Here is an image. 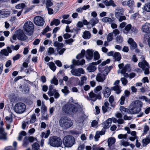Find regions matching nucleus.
Listing matches in <instances>:
<instances>
[{
	"label": "nucleus",
	"mask_w": 150,
	"mask_h": 150,
	"mask_svg": "<svg viewBox=\"0 0 150 150\" xmlns=\"http://www.w3.org/2000/svg\"><path fill=\"white\" fill-rule=\"evenodd\" d=\"M132 26L131 24H129L125 26L124 29L123 30V32L124 33L127 34L131 29Z\"/></svg>",
	"instance_id": "obj_35"
},
{
	"label": "nucleus",
	"mask_w": 150,
	"mask_h": 150,
	"mask_svg": "<svg viewBox=\"0 0 150 150\" xmlns=\"http://www.w3.org/2000/svg\"><path fill=\"white\" fill-rule=\"evenodd\" d=\"M113 39V33H111L108 34L107 37V41L110 42Z\"/></svg>",
	"instance_id": "obj_52"
},
{
	"label": "nucleus",
	"mask_w": 150,
	"mask_h": 150,
	"mask_svg": "<svg viewBox=\"0 0 150 150\" xmlns=\"http://www.w3.org/2000/svg\"><path fill=\"white\" fill-rule=\"evenodd\" d=\"M116 41L117 43L120 44L123 41V38L121 35H118L116 37Z\"/></svg>",
	"instance_id": "obj_41"
},
{
	"label": "nucleus",
	"mask_w": 150,
	"mask_h": 150,
	"mask_svg": "<svg viewBox=\"0 0 150 150\" xmlns=\"http://www.w3.org/2000/svg\"><path fill=\"white\" fill-rule=\"evenodd\" d=\"M26 133L24 131H22L19 134L18 137V140L19 141H21L23 136H25Z\"/></svg>",
	"instance_id": "obj_48"
},
{
	"label": "nucleus",
	"mask_w": 150,
	"mask_h": 150,
	"mask_svg": "<svg viewBox=\"0 0 150 150\" xmlns=\"http://www.w3.org/2000/svg\"><path fill=\"white\" fill-rule=\"evenodd\" d=\"M120 88L118 85L115 86L114 87H112L111 89L114 91H116L117 93L119 94L121 92Z\"/></svg>",
	"instance_id": "obj_38"
},
{
	"label": "nucleus",
	"mask_w": 150,
	"mask_h": 150,
	"mask_svg": "<svg viewBox=\"0 0 150 150\" xmlns=\"http://www.w3.org/2000/svg\"><path fill=\"white\" fill-rule=\"evenodd\" d=\"M50 83L51 84H54L55 85H57L58 83V79L55 76H54L52 79L51 80Z\"/></svg>",
	"instance_id": "obj_49"
},
{
	"label": "nucleus",
	"mask_w": 150,
	"mask_h": 150,
	"mask_svg": "<svg viewBox=\"0 0 150 150\" xmlns=\"http://www.w3.org/2000/svg\"><path fill=\"white\" fill-rule=\"evenodd\" d=\"M115 60L116 61H120L121 59V56L119 52H115L113 55Z\"/></svg>",
	"instance_id": "obj_32"
},
{
	"label": "nucleus",
	"mask_w": 150,
	"mask_h": 150,
	"mask_svg": "<svg viewBox=\"0 0 150 150\" xmlns=\"http://www.w3.org/2000/svg\"><path fill=\"white\" fill-rule=\"evenodd\" d=\"M130 105L141 110V108L143 105V103L142 101L138 100H137L133 101L130 104Z\"/></svg>",
	"instance_id": "obj_15"
},
{
	"label": "nucleus",
	"mask_w": 150,
	"mask_h": 150,
	"mask_svg": "<svg viewBox=\"0 0 150 150\" xmlns=\"http://www.w3.org/2000/svg\"><path fill=\"white\" fill-rule=\"evenodd\" d=\"M36 116L35 114H33L31 116L30 120V123H34L36 120Z\"/></svg>",
	"instance_id": "obj_54"
},
{
	"label": "nucleus",
	"mask_w": 150,
	"mask_h": 150,
	"mask_svg": "<svg viewBox=\"0 0 150 150\" xmlns=\"http://www.w3.org/2000/svg\"><path fill=\"white\" fill-rule=\"evenodd\" d=\"M142 31L146 33H150V24L146 23L142 26Z\"/></svg>",
	"instance_id": "obj_17"
},
{
	"label": "nucleus",
	"mask_w": 150,
	"mask_h": 150,
	"mask_svg": "<svg viewBox=\"0 0 150 150\" xmlns=\"http://www.w3.org/2000/svg\"><path fill=\"white\" fill-rule=\"evenodd\" d=\"M120 109L122 112H124L126 114H130V108L129 109L124 107L123 106H121L120 107Z\"/></svg>",
	"instance_id": "obj_34"
},
{
	"label": "nucleus",
	"mask_w": 150,
	"mask_h": 150,
	"mask_svg": "<svg viewBox=\"0 0 150 150\" xmlns=\"http://www.w3.org/2000/svg\"><path fill=\"white\" fill-rule=\"evenodd\" d=\"M99 22V19L97 18H93L91 19L90 21V24L92 27L94 26Z\"/></svg>",
	"instance_id": "obj_33"
},
{
	"label": "nucleus",
	"mask_w": 150,
	"mask_h": 150,
	"mask_svg": "<svg viewBox=\"0 0 150 150\" xmlns=\"http://www.w3.org/2000/svg\"><path fill=\"white\" fill-rule=\"evenodd\" d=\"M127 137V134H120L118 136V137L119 139H126Z\"/></svg>",
	"instance_id": "obj_59"
},
{
	"label": "nucleus",
	"mask_w": 150,
	"mask_h": 150,
	"mask_svg": "<svg viewBox=\"0 0 150 150\" xmlns=\"http://www.w3.org/2000/svg\"><path fill=\"white\" fill-rule=\"evenodd\" d=\"M16 34L17 35V38L19 40L25 41L27 39V37L21 30H19L16 31Z\"/></svg>",
	"instance_id": "obj_13"
},
{
	"label": "nucleus",
	"mask_w": 150,
	"mask_h": 150,
	"mask_svg": "<svg viewBox=\"0 0 150 150\" xmlns=\"http://www.w3.org/2000/svg\"><path fill=\"white\" fill-rule=\"evenodd\" d=\"M53 1L52 0H46V7L47 8L50 7L53 5Z\"/></svg>",
	"instance_id": "obj_43"
},
{
	"label": "nucleus",
	"mask_w": 150,
	"mask_h": 150,
	"mask_svg": "<svg viewBox=\"0 0 150 150\" xmlns=\"http://www.w3.org/2000/svg\"><path fill=\"white\" fill-rule=\"evenodd\" d=\"M104 96L106 98H108L111 94V91L110 89L108 87L106 86L103 92Z\"/></svg>",
	"instance_id": "obj_28"
},
{
	"label": "nucleus",
	"mask_w": 150,
	"mask_h": 150,
	"mask_svg": "<svg viewBox=\"0 0 150 150\" xmlns=\"http://www.w3.org/2000/svg\"><path fill=\"white\" fill-rule=\"evenodd\" d=\"M29 144V141L28 138L25 137L23 140V145L24 147H26L27 145Z\"/></svg>",
	"instance_id": "obj_55"
},
{
	"label": "nucleus",
	"mask_w": 150,
	"mask_h": 150,
	"mask_svg": "<svg viewBox=\"0 0 150 150\" xmlns=\"http://www.w3.org/2000/svg\"><path fill=\"white\" fill-rule=\"evenodd\" d=\"M134 4V2L133 0H128V6L131 7H133Z\"/></svg>",
	"instance_id": "obj_61"
},
{
	"label": "nucleus",
	"mask_w": 150,
	"mask_h": 150,
	"mask_svg": "<svg viewBox=\"0 0 150 150\" xmlns=\"http://www.w3.org/2000/svg\"><path fill=\"white\" fill-rule=\"evenodd\" d=\"M141 60L138 64L139 67L144 71L145 74H149V69L150 68L149 64L143 57H141Z\"/></svg>",
	"instance_id": "obj_6"
},
{
	"label": "nucleus",
	"mask_w": 150,
	"mask_h": 150,
	"mask_svg": "<svg viewBox=\"0 0 150 150\" xmlns=\"http://www.w3.org/2000/svg\"><path fill=\"white\" fill-rule=\"evenodd\" d=\"M130 70V68L129 65L128 64H126L121 70V73L123 74L124 77H129V75L128 74L126 73V72L127 71L129 72Z\"/></svg>",
	"instance_id": "obj_16"
},
{
	"label": "nucleus",
	"mask_w": 150,
	"mask_h": 150,
	"mask_svg": "<svg viewBox=\"0 0 150 150\" xmlns=\"http://www.w3.org/2000/svg\"><path fill=\"white\" fill-rule=\"evenodd\" d=\"M109 103L108 102L106 101L105 102L104 105L102 107V110L103 113L111 110L112 108L109 107Z\"/></svg>",
	"instance_id": "obj_19"
},
{
	"label": "nucleus",
	"mask_w": 150,
	"mask_h": 150,
	"mask_svg": "<svg viewBox=\"0 0 150 150\" xmlns=\"http://www.w3.org/2000/svg\"><path fill=\"white\" fill-rule=\"evenodd\" d=\"M53 45L54 46L57 47V51L58 54L60 55L62 54L66 50L65 48H62L64 46L63 43H60L56 41L54 42Z\"/></svg>",
	"instance_id": "obj_10"
},
{
	"label": "nucleus",
	"mask_w": 150,
	"mask_h": 150,
	"mask_svg": "<svg viewBox=\"0 0 150 150\" xmlns=\"http://www.w3.org/2000/svg\"><path fill=\"white\" fill-rule=\"evenodd\" d=\"M72 63L74 65H83L85 63V60L84 59H82L81 61L79 60L76 61L75 59H73L72 60Z\"/></svg>",
	"instance_id": "obj_30"
},
{
	"label": "nucleus",
	"mask_w": 150,
	"mask_h": 150,
	"mask_svg": "<svg viewBox=\"0 0 150 150\" xmlns=\"http://www.w3.org/2000/svg\"><path fill=\"white\" fill-rule=\"evenodd\" d=\"M29 121H24L22 123V128L23 129H25L26 126L29 124Z\"/></svg>",
	"instance_id": "obj_58"
},
{
	"label": "nucleus",
	"mask_w": 150,
	"mask_h": 150,
	"mask_svg": "<svg viewBox=\"0 0 150 150\" xmlns=\"http://www.w3.org/2000/svg\"><path fill=\"white\" fill-rule=\"evenodd\" d=\"M96 65L93 64V62L90 63L87 68V70L90 72H93L95 71L96 69V67L95 66Z\"/></svg>",
	"instance_id": "obj_29"
},
{
	"label": "nucleus",
	"mask_w": 150,
	"mask_h": 150,
	"mask_svg": "<svg viewBox=\"0 0 150 150\" xmlns=\"http://www.w3.org/2000/svg\"><path fill=\"white\" fill-rule=\"evenodd\" d=\"M103 2L105 5L106 6H112L113 7H116V5L115 4V2L113 0H105L103 1Z\"/></svg>",
	"instance_id": "obj_20"
},
{
	"label": "nucleus",
	"mask_w": 150,
	"mask_h": 150,
	"mask_svg": "<svg viewBox=\"0 0 150 150\" xmlns=\"http://www.w3.org/2000/svg\"><path fill=\"white\" fill-rule=\"evenodd\" d=\"M20 47V45L17 44L15 46L13 45H11L9 46H7L6 47V49H4L2 50L1 51V54L7 56L8 55L9 53H11L12 52V50L17 51L18 50Z\"/></svg>",
	"instance_id": "obj_7"
},
{
	"label": "nucleus",
	"mask_w": 150,
	"mask_h": 150,
	"mask_svg": "<svg viewBox=\"0 0 150 150\" xmlns=\"http://www.w3.org/2000/svg\"><path fill=\"white\" fill-rule=\"evenodd\" d=\"M111 123L112 120L110 118H109L103 123V128L105 129L108 128L111 125Z\"/></svg>",
	"instance_id": "obj_26"
},
{
	"label": "nucleus",
	"mask_w": 150,
	"mask_h": 150,
	"mask_svg": "<svg viewBox=\"0 0 150 150\" xmlns=\"http://www.w3.org/2000/svg\"><path fill=\"white\" fill-rule=\"evenodd\" d=\"M54 52V50L53 48L50 47L48 48V52L49 54V55L53 54Z\"/></svg>",
	"instance_id": "obj_62"
},
{
	"label": "nucleus",
	"mask_w": 150,
	"mask_h": 150,
	"mask_svg": "<svg viewBox=\"0 0 150 150\" xmlns=\"http://www.w3.org/2000/svg\"><path fill=\"white\" fill-rule=\"evenodd\" d=\"M109 101L110 103L111 106L112 107L114 108L115 106V105L113 104V102L114 101V99L113 96H111L109 98Z\"/></svg>",
	"instance_id": "obj_42"
},
{
	"label": "nucleus",
	"mask_w": 150,
	"mask_h": 150,
	"mask_svg": "<svg viewBox=\"0 0 150 150\" xmlns=\"http://www.w3.org/2000/svg\"><path fill=\"white\" fill-rule=\"evenodd\" d=\"M25 4H24L22 3L21 4H19L16 6V8L17 9H23L25 7Z\"/></svg>",
	"instance_id": "obj_56"
},
{
	"label": "nucleus",
	"mask_w": 150,
	"mask_h": 150,
	"mask_svg": "<svg viewBox=\"0 0 150 150\" xmlns=\"http://www.w3.org/2000/svg\"><path fill=\"white\" fill-rule=\"evenodd\" d=\"M62 143L64 147H71L75 144V139L71 135L65 136L62 139Z\"/></svg>",
	"instance_id": "obj_2"
},
{
	"label": "nucleus",
	"mask_w": 150,
	"mask_h": 150,
	"mask_svg": "<svg viewBox=\"0 0 150 150\" xmlns=\"http://www.w3.org/2000/svg\"><path fill=\"white\" fill-rule=\"evenodd\" d=\"M129 145V142L124 140H122L120 142V145H123L124 146L126 147Z\"/></svg>",
	"instance_id": "obj_53"
},
{
	"label": "nucleus",
	"mask_w": 150,
	"mask_h": 150,
	"mask_svg": "<svg viewBox=\"0 0 150 150\" xmlns=\"http://www.w3.org/2000/svg\"><path fill=\"white\" fill-rule=\"evenodd\" d=\"M83 37L85 39H88L91 38V33L88 31H85L83 34Z\"/></svg>",
	"instance_id": "obj_37"
},
{
	"label": "nucleus",
	"mask_w": 150,
	"mask_h": 150,
	"mask_svg": "<svg viewBox=\"0 0 150 150\" xmlns=\"http://www.w3.org/2000/svg\"><path fill=\"white\" fill-rule=\"evenodd\" d=\"M57 91L54 88L53 85H51L49 86V91L47 94L50 96H53L54 93Z\"/></svg>",
	"instance_id": "obj_25"
},
{
	"label": "nucleus",
	"mask_w": 150,
	"mask_h": 150,
	"mask_svg": "<svg viewBox=\"0 0 150 150\" xmlns=\"http://www.w3.org/2000/svg\"><path fill=\"white\" fill-rule=\"evenodd\" d=\"M121 81L124 85H126L128 82L127 80L125 78H122L121 79Z\"/></svg>",
	"instance_id": "obj_63"
},
{
	"label": "nucleus",
	"mask_w": 150,
	"mask_h": 150,
	"mask_svg": "<svg viewBox=\"0 0 150 150\" xmlns=\"http://www.w3.org/2000/svg\"><path fill=\"white\" fill-rule=\"evenodd\" d=\"M105 78V75L102 73H98L96 76V79L98 82H103Z\"/></svg>",
	"instance_id": "obj_18"
},
{
	"label": "nucleus",
	"mask_w": 150,
	"mask_h": 150,
	"mask_svg": "<svg viewBox=\"0 0 150 150\" xmlns=\"http://www.w3.org/2000/svg\"><path fill=\"white\" fill-rule=\"evenodd\" d=\"M59 122V126L64 129L69 128L73 124L70 119L65 116L62 117L60 118Z\"/></svg>",
	"instance_id": "obj_3"
},
{
	"label": "nucleus",
	"mask_w": 150,
	"mask_h": 150,
	"mask_svg": "<svg viewBox=\"0 0 150 150\" xmlns=\"http://www.w3.org/2000/svg\"><path fill=\"white\" fill-rule=\"evenodd\" d=\"M40 145L39 144L35 142L32 145L33 150H40L39 149Z\"/></svg>",
	"instance_id": "obj_44"
},
{
	"label": "nucleus",
	"mask_w": 150,
	"mask_h": 150,
	"mask_svg": "<svg viewBox=\"0 0 150 150\" xmlns=\"http://www.w3.org/2000/svg\"><path fill=\"white\" fill-rule=\"evenodd\" d=\"M61 91L62 93L64 94L65 95H67L69 93L68 87L66 86H64V88L62 89Z\"/></svg>",
	"instance_id": "obj_50"
},
{
	"label": "nucleus",
	"mask_w": 150,
	"mask_h": 150,
	"mask_svg": "<svg viewBox=\"0 0 150 150\" xmlns=\"http://www.w3.org/2000/svg\"><path fill=\"white\" fill-rule=\"evenodd\" d=\"M47 64L48 65L50 69L53 71H55L56 69V66L53 62H50L47 63Z\"/></svg>",
	"instance_id": "obj_36"
},
{
	"label": "nucleus",
	"mask_w": 150,
	"mask_h": 150,
	"mask_svg": "<svg viewBox=\"0 0 150 150\" xmlns=\"http://www.w3.org/2000/svg\"><path fill=\"white\" fill-rule=\"evenodd\" d=\"M124 10L120 7H117L115 9V15L116 17L118 19L120 22H122L126 20L125 16H123Z\"/></svg>",
	"instance_id": "obj_8"
},
{
	"label": "nucleus",
	"mask_w": 150,
	"mask_h": 150,
	"mask_svg": "<svg viewBox=\"0 0 150 150\" xmlns=\"http://www.w3.org/2000/svg\"><path fill=\"white\" fill-rule=\"evenodd\" d=\"M108 146L110 147L115 142V139L114 137H110L108 139Z\"/></svg>",
	"instance_id": "obj_31"
},
{
	"label": "nucleus",
	"mask_w": 150,
	"mask_h": 150,
	"mask_svg": "<svg viewBox=\"0 0 150 150\" xmlns=\"http://www.w3.org/2000/svg\"><path fill=\"white\" fill-rule=\"evenodd\" d=\"M88 94L89 97L88 96L87 98L89 100L94 102L96 100L97 98L99 99H100L101 98L100 93L96 95L94 93L93 91H91Z\"/></svg>",
	"instance_id": "obj_12"
},
{
	"label": "nucleus",
	"mask_w": 150,
	"mask_h": 150,
	"mask_svg": "<svg viewBox=\"0 0 150 150\" xmlns=\"http://www.w3.org/2000/svg\"><path fill=\"white\" fill-rule=\"evenodd\" d=\"M26 106L25 104L19 102L16 104L14 107V110L17 113H23L25 110Z\"/></svg>",
	"instance_id": "obj_9"
},
{
	"label": "nucleus",
	"mask_w": 150,
	"mask_h": 150,
	"mask_svg": "<svg viewBox=\"0 0 150 150\" xmlns=\"http://www.w3.org/2000/svg\"><path fill=\"white\" fill-rule=\"evenodd\" d=\"M0 134L1 135V136H0V139L6 140L7 139L6 134L4 132V129L2 126L0 127Z\"/></svg>",
	"instance_id": "obj_27"
},
{
	"label": "nucleus",
	"mask_w": 150,
	"mask_h": 150,
	"mask_svg": "<svg viewBox=\"0 0 150 150\" xmlns=\"http://www.w3.org/2000/svg\"><path fill=\"white\" fill-rule=\"evenodd\" d=\"M41 110L42 112H44V113H45L47 112V107L45 106L44 104H42L41 108Z\"/></svg>",
	"instance_id": "obj_64"
},
{
	"label": "nucleus",
	"mask_w": 150,
	"mask_h": 150,
	"mask_svg": "<svg viewBox=\"0 0 150 150\" xmlns=\"http://www.w3.org/2000/svg\"><path fill=\"white\" fill-rule=\"evenodd\" d=\"M115 18L114 17L110 18L108 17H105L102 19V21L104 22L112 23L115 22Z\"/></svg>",
	"instance_id": "obj_24"
},
{
	"label": "nucleus",
	"mask_w": 150,
	"mask_h": 150,
	"mask_svg": "<svg viewBox=\"0 0 150 150\" xmlns=\"http://www.w3.org/2000/svg\"><path fill=\"white\" fill-rule=\"evenodd\" d=\"M139 99L140 100H145L146 102L148 103L150 102V100L145 96H139Z\"/></svg>",
	"instance_id": "obj_45"
},
{
	"label": "nucleus",
	"mask_w": 150,
	"mask_h": 150,
	"mask_svg": "<svg viewBox=\"0 0 150 150\" xmlns=\"http://www.w3.org/2000/svg\"><path fill=\"white\" fill-rule=\"evenodd\" d=\"M102 88V86H97L95 89H94V91L95 93H97L98 91L101 90Z\"/></svg>",
	"instance_id": "obj_60"
},
{
	"label": "nucleus",
	"mask_w": 150,
	"mask_h": 150,
	"mask_svg": "<svg viewBox=\"0 0 150 150\" xmlns=\"http://www.w3.org/2000/svg\"><path fill=\"white\" fill-rule=\"evenodd\" d=\"M150 142L149 138L144 139L142 141V143L144 146H146Z\"/></svg>",
	"instance_id": "obj_47"
},
{
	"label": "nucleus",
	"mask_w": 150,
	"mask_h": 150,
	"mask_svg": "<svg viewBox=\"0 0 150 150\" xmlns=\"http://www.w3.org/2000/svg\"><path fill=\"white\" fill-rule=\"evenodd\" d=\"M73 101V98H71L69 100L70 102L75 103L76 105L68 103L63 106L62 110L65 113L70 115L76 114L81 109V105L78 103H74Z\"/></svg>",
	"instance_id": "obj_1"
},
{
	"label": "nucleus",
	"mask_w": 150,
	"mask_h": 150,
	"mask_svg": "<svg viewBox=\"0 0 150 150\" xmlns=\"http://www.w3.org/2000/svg\"><path fill=\"white\" fill-rule=\"evenodd\" d=\"M34 22L35 24L38 26H42L45 21L42 17L39 16H37L34 18Z\"/></svg>",
	"instance_id": "obj_14"
},
{
	"label": "nucleus",
	"mask_w": 150,
	"mask_h": 150,
	"mask_svg": "<svg viewBox=\"0 0 150 150\" xmlns=\"http://www.w3.org/2000/svg\"><path fill=\"white\" fill-rule=\"evenodd\" d=\"M16 33V32H15ZM17 35L16 34H14L13 35L11 38H10V41L12 43H14L17 40Z\"/></svg>",
	"instance_id": "obj_51"
},
{
	"label": "nucleus",
	"mask_w": 150,
	"mask_h": 150,
	"mask_svg": "<svg viewBox=\"0 0 150 150\" xmlns=\"http://www.w3.org/2000/svg\"><path fill=\"white\" fill-rule=\"evenodd\" d=\"M73 65H74L73 64L70 66L71 68L72 69L71 71V72L73 75L80 76L81 74H83L85 73L84 71L82 68L74 69Z\"/></svg>",
	"instance_id": "obj_11"
},
{
	"label": "nucleus",
	"mask_w": 150,
	"mask_h": 150,
	"mask_svg": "<svg viewBox=\"0 0 150 150\" xmlns=\"http://www.w3.org/2000/svg\"><path fill=\"white\" fill-rule=\"evenodd\" d=\"M34 28L33 23L30 21L26 22L23 26L24 31L26 34L29 36H30L33 34Z\"/></svg>",
	"instance_id": "obj_5"
},
{
	"label": "nucleus",
	"mask_w": 150,
	"mask_h": 150,
	"mask_svg": "<svg viewBox=\"0 0 150 150\" xmlns=\"http://www.w3.org/2000/svg\"><path fill=\"white\" fill-rule=\"evenodd\" d=\"M128 43L130 45V48L132 50H134L137 47V45L136 43L134 41L133 39L130 38L128 40Z\"/></svg>",
	"instance_id": "obj_21"
},
{
	"label": "nucleus",
	"mask_w": 150,
	"mask_h": 150,
	"mask_svg": "<svg viewBox=\"0 0 150 150\" xmlns=\"http://www.w3.org/2000/svg\"><path fill=\"white\" fill-rule=\"evenodd\" d=\"M62 142L61 139L56 136L50 137L49 139L48 144L53 147H59L62 145Z\"/></svg>",
	"instance_id": "obj_4"
},
{
	"label": "nucleus",
	"mask_w": 150,
	"mask_h": 150,
	"mask_svg": "<svg viewBox=\"0 0 150 150\" xmlns=\"http://www.w3.org/2000/svg\"><path fill=\"white\" fill-rule=\"evenodd\" d=\"M93 51L92 50H88L86 51V57L87 59L89 61L92 59L93 57Z\"/></svg>",
	"instance_id": "obj_22"
},
{
	"label": "nucleus",
	"mask_w": 150,
	"mask_h": 150,
	"mask_svg": "<svg viewBox=\"0 0 150 150\" xmlns=\"http://www.w3.org/2000/svg\"><path fill=\"white\" fill-rule=\"evenodd\" d=\"M100 57V54L98 52L96 51L94 53V59L95 60H96L98 59Z\"/></svg>",
	"instance_id": "obj_57"
},
{
	"label": "nucleus",
	"mask_w": 150,
	"mask_h": 150,
	"mask_svg": "<svg viewBox=\"0 0 150 150\" xmlns=\"http://www.w3.org/2000/svg\"><path fill=\"white\" fill-rule=\"evenodd\" d=\"M60 21L57 19H54L50 23V25H55L56 26L58 25L60 23Z\"/></svg>",
	"instance_id": "obj_39"
},
{
	"label": "nucleus",
	"mask_w": 150,
	"mask_h": 150,
	"mask_svg": "<svg viewBox=\"0 0 150 150\" xmlns=\"http://www.w3.org/2000/svg\"><path fill=\"white\" fill-rule=\"evenodd\" d=\"M144 9L147 12H150V2L145 4L144 6Z\"/></svg>",
	"instance_id": "obj_46"
},
{
	"label": "nucleus",
	"mask_w": 150,
	"mask_h": 150,
	"mask_svg": "<svg viewBox=\"0 0 150 150\" xmlns=\"http://www.w3.org/2000/svg\"><path fill=\"white\" fill-rule=\"evenodd\" d=\"M85 53V51L84 50H82L81 53L78 54L76 57V58L77 59H80L83 57Z\"/></svg>",
	"instance_id": "obj_40"
},
{
	"label": "nucleus",
	"mask_w": 150,
	"mask_h": 150,
	"mask_svg": "<svg viewBox=\"0 0 150 150\" xmlns=\"http://www.w3.org/2000/svg\"><path fill=\"white\" fill-rule=\"evenodd\" d=\"M130 114H138L140 112L141 110L133 106L130 105Z\"/></svg>",
	"instance_id": "obj_23"
}]
</instances>
